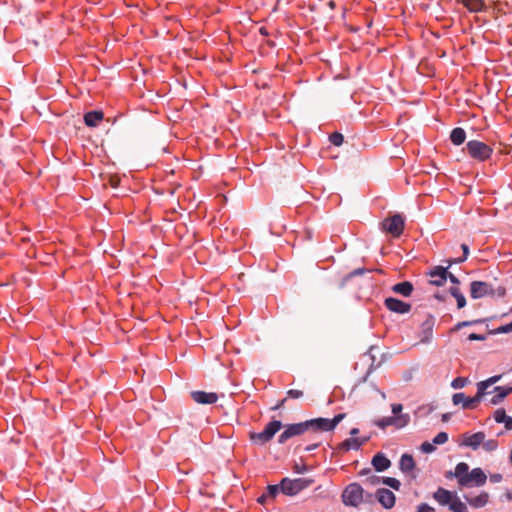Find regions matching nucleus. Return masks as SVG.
<instances>
[{
	"label": "nucleus",
	"instance_id": "1",
	"mask_svg": "<svg viewBox=\"0 0 512 512\" xmlns=\"http://www.w3.org/2000/svg\"><path fill=\"white\" fill-rule=\"evenodd\" d=\"M341 500L345 506L358 508L365 500V491L359 483H350L343 489Z\"/></svg>",
	"mask_w": 512,
	"mask_h": 512
},
{
	"label": "nucleus",
	"instance_id": "2",
	"mask_svg": "<svg viewBox=\"0 0 512 512\" xmlns=\"http://www.w3.org/2000/svg\"><path fill=\"white\" fill-rule=\"evenodd\" d=\"M466 151L472 159L479 162L488 160L493 154V149L489 145L478 140L468 141Z\"/></svg>",
	"mask_w": 512,
	"mask_h": 512
},
{
	"label": "nucleus",
	"instance_id": "3",
	"mask_svg": "<svg viewBox=\"0 0 512 512\" xmlns=\"http://www.w3.org/2000/svg\"><path fill=\"white\" fill-rule=\"evenodd\" d=\"M506 293L505 288L498 287L496 291L492 288V285L484 281H472L470 284V296L473 299L483 298L488 295L497 294L503 297Z\"/></svg>",
	"mask_w": 512,
	"mask_h": 512
},
{
	"label": "nucleus",
	"instance_id": "4",
	"mask_svg": "<svg viewBox=\"0 0 512 512\" xmlns=\"http://www.w3.org/2000/svg\"><path fill=\"white\" fill-rule=\"evenodd\" d=\"M281 428V421L273 420L266 425L262 432H251L249 438L254 444L264 445L268 443Z\"/></svg>",
	"mask_w": 512,
	"mask_h": 512
},
{
	"label": "nucleus",
	"instance_id": "5",
	"mask_svg": "<svg viewBox=\"0 0 512 512\" xmlns=\"http://www.w3.org/2000/svg\"><path fill=\"white\" fill-rule=\"evenodd\" d=\"M345 414H337L332 419L328 418H316L307 420L306 424L308 430L328 432L335 429V427L344 419Z\"/></svg>",
	"mask_w": 512,
	"mask_h": 512
},
{
	"label": "nucleus",
	"instance_id": "6",
	"mask_svg": "<svg viewBox=\"0 0 512 512\" xmlns=\"http://www.w3.org/2000/svg\"><path fill=\"white\" fill-rule=\"evenodd\" d=\"M313 482V479L308 478H283L280 483L281 492L288 496H294L309 487Z\"/></svg>",
	"mask_w": 512,
	"mask_h": 512
},
{
	"label": "nucleus",
	"instance_id": "7",
	"mask_svg": "<svg viewBox=\"0 0 512 512\" xmlns=\"http://www.w3.org/2000/svg\"><path fill=\"white\" fill-rule=\"evenodd\" d=\"M382 230L398 238L403 234L405 219L401 214H394L384 219L381 223Z\"/></svg>",
	"mask_w": 512,
	"mask_h": 512
},
{
	"label": "nucleus",
	"instance_id": "8",
	"mask_svg": "<svg viewBox=\"0 0 512 512\" xmlns=\"http://www.w3.org/2000/svg\"><path fill=\"white\" fill-rule=\"evenodd\" d=\"M410 422L409 414H400L396 416L382 417L375 420L373 423L381 429H385L388 426H393L396 429H402L406 427Z\"/></svg>",
	"mask_w": 512,
	"mask_h": 512
},
{
	"label": "nucleus",
	"instance_id": "9",
	"mask_svg": "<svg viewBox=\"0 0 512 512\" xmlns=\"http://www.w3.org/2000/svg\"><path fill=\"white\" fill-rule=\"evenodd\" d=\"M484 397L483 393L477 388L476 395L473 397H467L464 393H455L452 396V402L454 405H462V408L465 410L475 409L482 398Z\"/></svg>",
	"mask_w": 512,
	"mask_h": 512
},
{
	"label": "nucleus",
	"instance_id": "10",
	"mask_svg": "<svg viewBox=\"0 0 512 512\" xmlns=\"http://www.w3.org/2000/svg\"><path fill=\"white\" fill-rule=\"evenodd\" d=\"M309 431L306 421L295 423V424H289L285 427V430L279 435L278 442L280 444H284L288 439L302 435L305 432Z\"/></svg>",
	"mask_w": 512,
	"mask_h": 512
},
{
	"label": "nucleus",
	"instance_id": "11",
	"mask_svg": "<svg viewBox=\"0 0 512 512\" xmlns=\"http://www.w3.org/2000/svg\"><path fill=\"white\" fill-rule=\"evenodd\" d=\"M384 304L388 310L398 314H406L411 310V304L393 297L386 298Z\"/></svg>",
	"mask_w": 512,
	"mask_h": 512
},
{
	"label": "nucleus",
	"instance_id": "12",
	"mask_svg": "<svg viewBox=\"0 0 512 512\" xmlns=\"http://www.w3.org/2000/svg\"><path fill=\"white\" fill-rule=\"evenodd\" d=\"M434 324L435 318L430 314L427 315L426 319L421 324L419 333L420 342L429 343L432 340Z\"/></svg>",
	"mask_w": 512,
	"mask_h": 512
},
{
	"label": "nucleus",
	"instance_id": "13",
	"mask_svg": "<svg viewBox=\"0 0 512 512\" xmlns=\"http://www.w3.org/2000/svg\"><path fill=\"white\" fill-rule=\"evenodd\" d=\"M376 498L378 502L385 508L391 509L395 505V494L386 488H380L376 491Z\"/></svg>",
	"mask_w": 512,
	"mask_h": 512
},
{
	"label": "nucleus",
	"instance_id": "14",
	"mask_svg": "<svg viewBox=\"0 0 512 512\" xmlns=\"http://www.w3.org/2000/svg\"><path fill=\"white\" fill-rule=\"evenodd\" d=\"M448 268H449L448 266L447 267H442V266L434 267V269H432L429 272V275L431 277L430 283L435 286H442L447 280Z\"/></svg>",
	"mask_w": 512,
	"mask_h": 512
},
{
	"label": "nucleus",
	"instance_id": "15",
	"mask_svg": "<svg viewBox=\"0 0 512 512\" xmlns=\"http://www.w3.org/2000/svg\"><path fill=\"white\" fill-rule=\"evenodd\" d=\"M191 397L199 404H214L218 400V395L214 392L192 391Z\"/></svg>",
	"mask_w": 512,
	"mask_h": 512
},
{
	"label": "nucleus",
	"instance_id": "16",
	"mask_svg": "<svg viewBox=\"0 0 512 512\" xmlns=\"http://www.w3.org/2000/svg\"><path fill=\"white\" fill-rule=\"evenodd\" d=\"M467 479L468 480H467L466 487H472V486L479 487L486 483L487 476L481 468H474L472 471H470Z\"/></svg>",
	"mask_w": 512,
	"mask_h": 512
},
{
	"label": "nucleus",
	"instance_id": "17",
	"mask_svg": "<svg viewBox=\"0 0 512 512\" xmlns=\"http://www.w3.org/2000/svg\"><path fill=\"white\" fill-rule=\"evenodd\" d=\"M469 473V465L467 463L460 462L456 465L454 476L457 479L459 486H467Z\"/></svg>",
	"mask_w": 512,
	"mask_h": 512
},
{
	"label": "nucleus",
	"instance_id": "18",
	"mask_svg": "<svg viewBox=\"0 0 512 512\" xmlns=\"http://www.w3.org/2000/svg\"><path fill=\"white\" fill-rule=\"evenodd\" d=\"M485 440V434L483 432H476L471 435H464L463 444L474 450L478 449L479 446Z\"/></svg>",
	"mask_w": 512,
	"mask_h": 512
},
{
	"label": "nucleus",
	"instance_id": "19",
	"mask_svg": "<svg viewBox=\"0 0 512 512\" xmlns=\"http://www.w3.org/2000/svg\"><path fill=\"white\" fill-rule=\"evenodd\" d=\"M456 496L450 492L449 490H446L442 487H439L433 494V498L440 504V505H449L454 500Z\"/></svg>",
	"mask_w": 512,
	"mask_h": 512
},
{
	"label": "nucleus",
	"instance_id": "20",
	"mask_svg": "<svg viewBox=\"0 0 512 512\" xmlns=\"http://www.w3.org/2000/svg\"><path fill=\"white\" fill-rule=\"evenodd\" d=\"M464 498L470 506L474 508H482L488 503L489 495L487 492H481L477 496L465 495Z\"/></svg>",
	"mask_w": 512,
	"mask_h": 512
},
{
	"label": "nucleus",
	"instance_id": "21",
	"mask_svg": "<svg viewBox=\"0 0 512 512\" xmlns=\"http://www.w3.org/2000/svg\"><path fill=\"white\" fill-rule=\"evenodd\" d=\"M495 394L489 400L490 404L497 405L504 400L510 393H512V387L497 386L493 389Z\"/></svg>",
	"mask_w": 512,
	"mask_h": 512
},
{
	"label": "nucleus",
	"instance_id": "22",
	"mask_svg": "<svg viewBox=\"0 0 512 512\" xmlns=\"http://www.w3.org/2000/svg\"><path fill=\"white\" fill-rule=\"evenodd\" d=\"M493 418L495 422L503 423L507 431L512 430V417L507 415L503 408L497 409L493 414Z\"/></svg>",
	"mask_w": 512,
	"mask_h": 512
},
{
	"label": "nucleus",
	"instance_id": "23",
	"mask_svg": "<svg viewBox=\"0 0 512 512\" xmlns=\"http://www.w3.org/2000/svg\"><path fill=\"white\" fill-rule=\"evenodd\" d=\"M372 465L378 472L385 471L391 465L390 460L382 453H377L372 459Z\"/></svg>",
	"mask_w": 512,
	"mask_h": 512
},
{
	"label": "nucleus",
	"instance_id": "24",
	"mask_svg": "<svg viewBox=\"0 0 512 512\" xmlns=\"http://www.w3.org/2000/svg\"><path fill=\"white\" fill-rule=\"evenodd\" d=\"M103 117L102 111H89L84 115V122L88 127H96L103 120Z\"/></svg>",
	"mask_w": 512,
	"mask_h": 512
},
{
	"label": "nucleus",
	"instance_id": "25",
	"mask_svg": "<svg viewBox=\"0 0 512 512\" xmlns=\"http://www.w3.org/2000/svg\"><path fill=\"white\" fill-rule=\"evenodd\" d=\"M413 284L409 281H403L392 286L394 293L400 294L404 297H409L413 292Z\"/></svg>",
	"mask_w": 512,
	"mask_h": 512
},
{
	"label": "nucleus",
	"instance_id": "26",
	"mask_svg": "<svg viewBox=\"0 0 512 512\" xmlns=\"http://www.w3.org/2000/svg\"><path fill=\"white\" fill-rule=\"evenodd\" d=\"M400 469L403 473L409 474L415 469L414 458L409 454H403L400 459Z\"/></svg>",
	"mask_w": 512,
	"mask_h": 512
},
{
	"label": "nucleus",
	"instance_id": "27",
	"mask_svg": "<svg viewBox=\"0 0 512 512\" xmlns=\"http://www.w3.org/2000/svg\"><path fill=\"white\" fill-rule=\"evenodd\" d=\"M365 441L366 439L350 437L341 443V449H343L344 451H349L351 449L358 450Z\"/></svg>",
	"mask_w": 512,
	"mask_h": 512
},
{
	"label": "nucleus",
	"instance_id": "28",
	"mask_svg": "<svg viewBox=\"0 0 512 512\" xmlns=\"http://www.w3.org/2000/svg\"><path fill=\"white\" fill-rule=\"evenodd\" d=\"M470 12H480L483 10L485 4L483 0H458Z\"/></svg>",
	"mask_w": 512,
	"mask_h": 512
},
{
	"label": "nucleus",
	"instance_id": "29",
	"mask_svg": "<svg viewBox=\"0 0 512 512\" xmlns=\"http://www.w3.org/2000/svg\"><path fill=\"white\" fill-rule=\"evenodd\" d=\"M466 132L463 128L457 127L451 131L450 140L454 145H461L465 142Z\"/></svg>",
	"mask_w": 512,
	"mask_h": 512
},
{
	"label": "nucleus",
	"instance_id": "30",
	"mask_svg": "<svg viewBox=\"0 0 512 512\" xmlns=\"http://www.w3.org/2000/svg\"><path fill=\"white\" fill-rule=\"evenodd\" d=\"M501 375H495L492 376L484 381H480L477 383V388L483 393V395H487L490 392L488 391V388L491 387L493 384L497 383L501 379Z\"/></svg>",
	"mask_w": 512,
	"mask_h": 512
},
{
	"label": "nucleus",
	"instance_id": "31",
	"mask_svg": "<svg viewBox=\"0 0 512 512\" xmlns=\"http://www.w3.org/2000/svg\"><path fill=\"white\" fill-rule=\"evenodd\" d=\"M449 291H450V294L456 299L458 309L465 307L466 299H465V296L460 291V289L457 286H453L450 288Z\"/></svg>",
	"mask_w": 512,
	"mask_h": 512
},
{
	"label": "nucleus",
	"instance_id": "32",
	"mask_svg": "<svg viewBox=\"0 0 512 512\" xmlns=\"http://www.w3.org/2000/svg\"><path fill=\"white\" fill-rule=\"evenodd\" d=\"M449 509L452 512H468L466 505L458 497H455L450 503Z\"/></svg>",
	"mask_w": 512,
	"mask_h": 512
},
{
	"label": "nucleus",
	"instance_id": "33",
	"mask_svg": "<svg viewBox=\"0 0 512 512\" xmlns=\"http://www.w3.org/2000/svg\"><path fill=\"white\" fill-rule=\"evenodd\" d=\"M461 249L463 251V255L461 257L448 260L447 261L448 262V267H450L452 264L462 263V262H464L468 258V255H469V247H468V245L462 244L461 245Z\"/></svg>",
	"mask_w": 512,
	"mask_h": 512
},
{
	"label": "nucleus",
	"instance_id": "34",
	"mask_svg": "<svg viewBox=\"0 0 512 512\" xmlns=\"http://www.w3.org/2000/svg\"><path fill=\"white\" fill-rule=\"evenodd\" d=\"M382 483L397 491L400 489L401 486L400 481L393 477H382Z\"/></svg>",
	"mask_w": 512,
	"mask_h": 512
},
{
	"label": "nucleus",
	"instance_id": "35",
	"mask_svg": "<svg viewBox=\"0 0 512 512\" xmlns=\"http://www.w3.org/2000/svg\"><path fill=\"white\" fill-rule=\"evenodd\" d=\"M281 491L280 485H268L266 492H264L269 499H275L278 493Z\"/></svg>",
	"mask_w": 512,
	"mask_h": 512
},
{
	"label": "nucleus",
	"instance_id": "36",
	"mask_svg": "<svg viewBox=\"0 0 512 512\" xmlns=\"http://www.w3.org/2000/svg\"><path fill=\"white\" fill-rule=\"evenodd\" d=\"M478 323H482V320H472V321H461V322H458L453 328L451 331L453 332H456V331H459L460 329L464 328V327H468V326H471V325H474V324H478Z\"/></svg>",
	"mask_w": 512,
	"mask_h": 512
},
{
	"label": "nucleus",
	"instance_id": "37",
	"mask_svg": "<svg viewBox=\"0 0 512 512\" xmlns=\"http://www.w3.org/2000/svg\"><path fill=\"white\" fill-rule=\"evenodd\" d=\"M468 379L465 377H457L451 382V386L454 389H461L466 386Z\"/></svg>",
	"mask_w": 512,
	"mask_h": 512
},
{
	"label": "nucleus",
	"instance_id": "38",
	"mask_svg": "<svg viewBox=\"0 0 512 512\" xmlns=\"http://www.w3.org/2000/svg\"><path fill=\"white\" fill-rule=\"evenodd\" d=\"M329 139H330V142L335 146H340L344 141L343 135L339 132L332 133L330 135Z\"/></svg>",
	"mask_w": 512,
	"mask_h": 512
},
{
	"label": "nucleus",
	"instance_id": "39",
	"mask_svg": "<svg viewBox=\"0 0 512 512\" xmlns=\"http://www.w3.org/2000/svg\"><path fill=\"white\" fill-rule=\"evenodd\" d=\"M448 441V434L446 432H439L434 438H433V444L434 445H441Z\"/></svg>",
	"mask_w": 512,
	"mask_h": 512
},
{
	"label": "nucleus",
	"instance_id": "40",
	"mask_svg": "<svg viewBox=\"0 0 512 512\" xmlns=\"http://www.w3.org/2000/svg\"><path fill=\"white\" fill-rule=\"evenodd\" d=\"M482 445L486 451L491 452V451H494L498 447V442L495 439H489L487 441L484 440Z\"/></svg>",
	"mask_w": 512,
	"mask_h": 512
},
{
	"label": "nucleus",
	"instance_id": "41",
	"mask_svg": "<svg viewBox=\"0 0 512 512\" xmlns=\"http://www.w3.org/2000/svg\"><path fill=\"white\" fill-rule=\"evenodd\" d=\"M370 270H367V269H364V268H357L355 270H353L352 272H350L343 280L341 286H344L345 284V281L352 278V277H355V276H359V275H362L366 272H369Z\"/></svg>",
	"mask_w": 512,
	"mask_h": 512
},
{
	"label": "nucleus",
	"instance_id": "42",
	"mask_svg": "<svg viewBox=\"0 0 512 512\" xmlns=\"http://www.w3.org/2000/svg\"><path fill=\"white\" fill-rule=\"evenodd\" d=\"M421 450L424 452V453H432L434 450H435V445L430 442H423L421 444Z\"/></svg>",
	"mask_w": 512,
	"mask_h": 512
},
{
	"label": "nucleus",
	"instance_id": "43",
	"mask_svg": "<svg viewBox=\"0 0 512 512\" xmlns=\"http://www.w3.org/2000/svg\"><path fill=\"white\" fill-rule=\"evenodd\" d=\"M302 396H303V392L301 390L290 389L287 391V397H289V398L298 399V398H301Z\"/></svg>",
	"mask_w": 512,
	"mask_h": 512
},
{
	"label": "nucleus",
	"instance_id": "44",
	"mask_svg": "<svg viewBox=\"0 0 512 512\" xmlns=\"http://www.w3.org/2000/svg\"><path fill=\"white\" fill-rule=\"evenodd\" d=\"M391 410H392V413H393V415H392V416H396V415L403 414V413H402L403 406H402V404H400V403H394V404H392V405H391Z\"/></svg>",
	"mask_w": 512,
	"mask_h": 512
},
{
	"label": "nucleus",
	"instance_id": "45",
	"mask_svg": "<svg viewBox=\"0 0 512 512\" xmlns=\"http://www.w3.org/2000/svg\"><path fill=\"white\" fill-rule=\"evenodd\" d=\"M511 312H512V308H511ZM497 332L498 333H509V332H512V322L509 323V324H505V325L500 326L497 329Z\"/></svg>",
	"mask_w": 512,
	"mask_h": 512
},
{
	"label": "nucleus",
	"instance_id": "46",
	"mask_svg": "<svg viewBox=\"0 0 512 512\" xmlns=\"http://www.w3.org/2000/svg\"><path fill=\"white\" fill-rule=\"evenodd\" d=\"M416 512H434V508L426 503H422L417 507Z\"/></svg>",
	"mask_w": 512,
	"mask_h": 512
},
{
	"label": "nucleus",
	"instance_id": "47",
	"mask_svg": "<svg viewBox=\"0 0 512 512\" xmlns=\"http://www.w3.org/2000/svg\"><path fill=\"white\" fill-rule=\"evenodd\" d=\"M485 338L486 337L484 335L476 334V333H471L468 336L469 341H483V340H485Z\"/></svg>",
	"mask_w": 512,
	"mask_h": 512
},
{
	"label": "nucleus",
	"instance_id": "48",
	"mask_svg": "<svg viewBox=\"0 0 512 512\" xmlns=\"http://www.w3.org/2000/svg\"><path fill=\"white\" fill-rule=\"evenodd\" d=\"M321 444L320 440H317L316 442H313L305 447V451H312L316 448H318Z\"/></svg>",
	"mask_w": 512,
	"mask_h": 512
},
{
	"label": "nucleus",
	"instance_id": "49",
	"mask_svg": "<svg viewBox=\"0 0 512 512\" xmlns=\"http://www.w3.org/2000/svg\"><path fill=\"white\" fill-rule=\"evenodd\" d=\"M369 482L372 485H378V484L382 483V477L372 476V477L369 478Z\"/></svg>",
	"mask_w": 512,
	"mask_h": 512
},
{
	"label": "nucleus",
	"instance_id": "50",
	"mask_svg": "<svg viewBox=\"0 0 512 512\" xmlns=\"http://www.w3.org/2000/svg\"><path fill=\"white\" fill-rule=\"evenodd\" d=\"M294 470L296 473H304L308 471V467L306 465H295Z\"/></svg>",
	"mask_w": 512,
	"mask_h": 512
},
{
	"label": "nucleus",
	"instance_id": "51",
	"mask_svg": "<svg viewBox=\"0 0 512 512\" xmlns=\"http://www.w3.org/2000/svg\"><path fill=\"white\" fill-rule=\"evenodd\" d=\"M447 278H449L451 283L455 284L456 286L460 283L459 279L455 275H453L451 273H448Z\"/></svg>",
	"mask_w": 512,
	"mask_h": 512
},
{
	"label": "nucleus",
	"instance_id": "52",
	"mask_svg": "<svg viewBox=\"0 0 512 512\" xmlns=\"http://www.w3.org/2000/svg\"><path fill=\"white\" fill-rule=\"evenodd\" d=\"M491 481L492 482H500L502 480V475L501 474H493L491 475L490 477Z\"/></svg>",
	"mask_w": 512,
	"mask_h": 512
},
{
	"label": "nucleus",
	"instance_id": "53",
	"mask_svg": "<svg viewBox=\"0 0 512 512\" xmlns=\"http://www.w3.org/2000/svg\"><path fill=\"white\" fill-rule=\"evenodd\" d=\"M268 499L269 498L267 497V495L263 493L260 497H258L257 502L259 504H265Z\"/></svg>",
	"mask_w": 512,
	"mask_h": 512
},
{
	"label": "nucleus",
	"instance_id": "54",
	"mask_svg": "<svg viewBox=\"0 0 512 512\" xmlns=\"http://www.w3.org/2000/svg\"><path fill=\"white\" fill-rule=\"evenodd\" d=\"M358 434H359V429H358V428H352V429L350 430V435H351V437H355V436H356V435H358Z\"/></svg>",
	"mask_w": 512,
	"mask_h": 512
},
{
	"label": "nucleus",
	"instance_id": "55",
	"mask_svg": "<svg viewBox=\"0 0 512 512\" xmlns=\"http://www.w3.org/2000/svg\"><path fill=\"white\" fill-rule=\"evenodd\" d=\"M259 32H260L261 35H264V36H267L269 34L266 27H261L259 29Z\"/></svg>",
	"mask_w": 512,
	"mask_h": 512
},
{
	"label": "nucleus",
	"instance_id": "56",
	"mask_svg": "<svg viewBox=\"0 0 512 512\" xmlns=\"http://www.w3.org/2000/svg\"><path fill=\"white\" fill-rule=\"evenodd\" d=\"M285 401H286V399L281 400L273 409L276 410V409L280 408L285 403Z\"/></svg>",
	"mask_w": 512,
	"mask_h": 512
},
{
	"label": "nucleus",
	"instance_id": "57",
	"mask_svg": "<svg viewBox=\"0 0 512 512\" xmlns=\"http://www.w3.org/2000/svg\"><path fill=\"white\" fill-rule=\"evenodd\" d=\"M506 498H507L508 500H512V490H511V491H507V493H506Z\"/></svg>",
	"mask_w": 512,
	"mask_h": 512
},
{
	"label": "nucleus",
	"instance_id": "58",
	"mask_svg": "<svg viewBox=\"0 0 512 512\" xmlns=\"http://www.w3.org/2000/svg\"><path fill=\"white\" fill-rule=\"evenodd\" d=\"M449 419V415L448 414H443L442 416V421H447Z\"/></svg>",
	"mask_w": 512,
	"mask_h": 512
},
{
	"label": "nucleus",
	"instance_id": "59",
	"mask_svg": "<svg viewBox=\"0 0 512 512\" xmlns=\"http://www.w3.org/2000/svg\"><path fill=\"white\" fill-rule=\"evenodd\" d=\"M328 4H329V6H330L332 9L335 7V3H334V1H329V3H328Z\"/></svg>",
	"mask_w": 512,
	"mask_h": 512
},
{
	"label": "nucleus",
	"instance_id": "60",
	"mask_svg": "<svg viewBox=\"0 0 512 512\" xmlns=\"http://www.w3.org/2000/svg\"><path fill=\"white\" fill-rule=\"evenodd\" d=\"M366 496H367L368 498H371V496H372V495H371V494H369V493H367V494H366Z\"/></svg>",
	"mask_w": 512,
	"mask_h": 512
}]
</instances>
